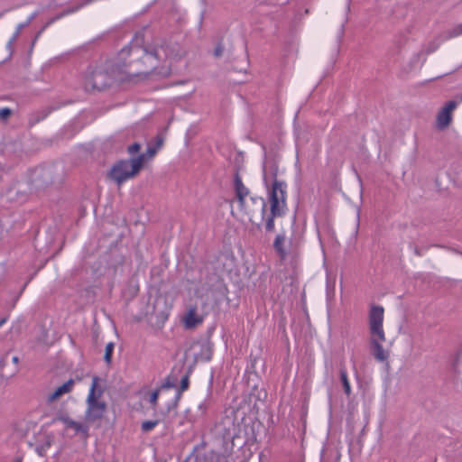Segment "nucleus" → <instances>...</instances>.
<instances>
[{
	"label": "nucleus",
	"instance_id": "obj_1",
	"mask_svg": "<svg viewBox=\"0 0 462 462\" xmlns=\"http://www.w3.org/2000/svg\"><path fill=\"white\" fill-rule=\"evenodd\" d=\"M172 55L173 51L168 44L143 48L131 42L115 59L89 66L84 76L83 88L86 92L103 91L111 86L116 76L148 74L156 70L160 63L166 62Z\"/></svg>",
	"mask_w": 462,
	"mask_h": 462
},
{
	"label": "nucleus",
	"instance_id": "obj_2",
	"mask_svg": "<svg viewBox=\"0 0 462 462\" xmlns=\"http://www.w3.org/2000/svg\"><path fill=\"white\" fill-rule=\"evenodd\" d=\"M270 212L267 213V203L261 197H252L253 202H261V223L256 225L257 229L264 227L266 233H273L275 229L274 218L282 217L287 211V185L286 183L275 182L268 191Z\"/></svg>",
	"mask_w": 462,
	"mask_h": 462
},
{
	"label": "nucleus",
	"instance_id": "obj_3",
	"mask_svg": "<svg viewBox=\"0 0 462 462\" xmlns=\"http://www.w3.org/2000/svg\"><path fill=\"white\" fill-rule=\"evenodd\" d=\"M384 310L380 305H373L368 313V324L370 332V347L374 357L380 362L386 361L389 354L382 346L385 341V334L383 327Z\"/></svg>",
	"mask_w": 462,
	"mask_h": 462
},
{
	"label": "nucleus",
	"instance_id": "obj_4",
	"mask_svg": "<svg viewBox=\"0 0 462 462\" xmlns=\"http://www.w3.org/2000/svg\"><path fill=\"white\" fill-rule=\"evenodd\" d=\"M145 162V154H139L130 160H119L107 173L109 180L121 186L127 180L134 178L139 173Z\"/></svg>",
	"mask_w": 462,
	"mask_h": 462
},
{
	"label": "nucleus",
	"instance_id": "obj_5",
	"mask_svg": "<svg viewBox=\"0 0 462 462\" xmlns=\"http://www.w3.org/2000/svg\"><path fill=\"white\" fill-rule=\"evenodd\" d=\"M99 380L100 379L98 376H93L92 383L87 398V417L91 421H96L97 420L102 419L106 410V402L98 401V398L103 393V389L97 388Z\"/></svg>",
	"mask_w": 462,
	"mask_h": 462
},
{
	"label": "nucleus",
	"instance_id": "obj_6",
	"mask_svg": "<svg viewBox=\"0 0 462 462\" xmlns=\"http://www.w3.org/2000/svg\"><path fill=\"white\" fill-rule=\"evenodd\" d=\"M278 164L275 161L264 162L263 164V181L267 189V192L275 182L285 183L282 180H277Z\"/></svg>",
	"mask_w": 462,
	"mask_h": 462
},
{
	"label": "nucleus",
	"instance_id": "obj_7",
	"mask_svg": "<svg viewBox=\"0 0 462 462\" xmlns=\"http://www.w3.org/2000/svg\"><path fill=\"white\" fill-rule=\"evenodd\" d=\"M457 103L454 100L448 101L437 115V127L439 130L447 128L452 121V111L457 107Z\"/></svg>",
	"mask_w": 462,
	"mask_h": 462
},
{
	"label": "nucleus",
	"instance_id": "obj_8",
	"mask_svg": "<svg viewBox=\"0 0 462 462\" xmlns=\"http://www.w3.org/2000/svg\"><path fill=\"white\" fill-rule=\"evenodd\" d=\"M234 190L240 208L244 209L245 198L249 194V189L244 185L238 171H236L234 175Z\"/></svg>",
	"mask_w": 462,
	"mask_h": 462
},
{
	"label": "nucleus",
	"instance_id": "obj_9",
	"mask_svg": "<svg viewBox=\"0 0 462 462\" xmlns=\"http://www.w3.org/2000/svg\"><path fill=\"white\" fill-rule=\"evenodd\" d=\"M285 243H286V235L285 232H280L275 236L273 247L274 249V252L276 253L277 256L280 258L281 261H284L287 259L289 251L285 248Z\"/></svg>",
	"mask_w": 462,
	"mask_h": 462
},
{
	"label": "nucleus",
	"instance_id": "obj_10",
	"mask_svg": "<svg viewBox=\"0 0 462 462\" xmlns=\"http://www.w3.org/2000/svg\"><path fill=\"white\" fill-rule=\"evenodd\" d=\"M236 437V428L233 421H228V426L223 429V442L226 452L232 450L234 447V439Z\"/></svg>",
	"mask_w": 462,
	"mask_h": 462
},
{
	"label": "nucleus",
	"instance_id": "obj_11",
	"mask_svg": "<svg viewBox=\"0 0 462 462\" xmlns=\"http://www.w3.org/2000/svg\"><path fill=\"white\" fill-rule=\"evenodd\" d=\"M58 420L63 422L67 428L73 429L77 433H81L86 438L88 436V426L70 419L68 415H60Z\"/></svg>",
	"mask_w": 462,
	"mask_h": 462
},
{
	"label": "nucleus",
	"instance_id": "obj_12",
	"mask_svg": "<svg viewBox=\"0 0 462 462\" xmlns=\"http://www.w3.org/2000/svg\"><path fill=\"white\" fill-rule=\"evenodd\" d=\"M195 462H231L227 454H219L213 450L208 451L201 457H198Z\"/></svg>",
	"mask_w": 462,
	"mask_h": 462
},
{
	"label": "nucleus",
	"instance_id": "obj_13",
	"mask_svg": "<svg viewBox=\"0 0 462 462\" xmlns=\"http://www.w3.org/2000/svg\"><path fill=\"white\" fill-rule=\"evenodd\" d=\"M74 383L75 381L73 379H69L60 386L57 387L56 390L49 396V401L53 402L63 394L70 393L73 389Z\"/></svg>",
	"mask_w": 462,
	"mask_h": 462
},
{
	"label": "nucleus",
	"instance_id": "obj_14",
	"mask_svg": "<svg viewBox=\"0 0 462 462\" xmlns=\"http://www.w3.org/2000/svg\"><path fill=\"white\" fill-rule=\"evenodd\" d=\"M166 300L163 298H158L155 300L153 304V311L152 314L156 317L159 322L164 323L169 317V310L165 308L164 310H159L161 304L165 305Z\"/></svg>",
	"mask_w": 462,
	"mask_h": 462
},
{
	"label": "nucleus",
	"instance_id": "obj_15",
	"mask_svg": "<svg viewBox=\"0 0 462 462\" xmlns=\"http://www.w3.org/2000/svg\"><path fill=\"white\" fill-rule=\"evenodd\" d=\"M339 376L344 389V393L347 397H349L351 395L352 390L348 380L346 369L343 365H341L340 366Z\"/></svg>",
	"mask_w": 462,
	"mask_h": 462
},
{
	"label": "nucleus",
	"instance_id": "obj_16",
	"mask_svg": "<svg viewBox=\"0 0 462 462\" xmlns=\"http://www.w3.org/2000/svg\"><path fill=\"white\" fill-rule=\"evenodd\" d=\"M202 322V319L200 318H198L196 315V312L194 310H190L185 319V325L187 328H193L197 324H199Z\"/></svg>",
	"mask_w": 462,
	"mask_h": 462
},
{
	"label": "nucleus",
	"instance_id": "obj_17",
	"mask_svg": "<svg viewBox=\"0 0 462 462\" xmlns=\"http://www.w3.org/2000/svg\"><path fill=\"white\" fill-rule=\"evenodd\" d=\"M48 115H49V112L46 110H42V111H37V112L32 113L29 118V125L31 126L36 125L40 121L46 118Z\"/></svg>",
	"mask_w": 462,
	"mask_h": 462
},
{
	"label": "nucleus",
	"instance_id": "obj_18",
	"mask_svg": "<svg viewBox=\"0 0 462 462\" xmlns=\"http://www.w3.org/2000/svg\"><path fill=\"white\" fill-rule=\"evenodd\" d=\"M189 373H187L185 375L182 376V378L180 380L179 393L176 397L177 401L180 399L181 393L186 391L189 388Z\"/></svg>",
	"mask_w": 462,
	"mask_h": 462
},
{
	"label": "nucleus",
	"instance_id": "obj_19",
	"mask_svg": "<svg viewBox=\"0 0 462 462\" xmlns=\"http://www.w3.org/2000/svg\"><path fill=\"white\" fill-rule=\"evenodd\" d=\"M159 424V420H145L143 422H142L141 424V430L143 432V433H147V432H150L151 430H152L157 425Z\"/></svg>",
	"mask_w": 462,
	"mask_h": 462
},
{
	"label": "nucleus",
	"instance_id": "obj_20",
	"mask_svg": "<svg viewBox=\"0 0 462 462\" xmlns=\"http://www.w3.org/2000/svg\"><path fill=\"white\" fill-rule=\"evenodd\" d=\"M115 348V344L113 342H109L106 346L104 360L107 365H110L112 362V355Z\"/></svg>",
	"mask_w": 462,
	"mask_h": 462
},
{
	"label": "nucleus",
	"instance_id": "obj_21",
	"mask_svg": "<svg viewBox=\"0 0 462 462\" xmlns=\"http://www.w3.org/2000/svg\"><path fill=\"white\" fill-rule=\"evenodd\" d=\"M462 35V23L457 24L448 32V37L454 38Z\"/></svg>",
	"mask_w": 462,
	"mask_h": 462
},
{
	"label": "nucleus",
	"instance_id": "obj_22",
	"mask_svg": "<svg viewBox=\"0 0 462 462\" xmlns=\"http://www.w3.org/2000/svg\"><path fill=\"white\" fill-rule=\"evenodd\" d=\"M159 393H160V389H156L150 395L149 402H150V403H151V405H152V407L153 409L157 405V401H158Z\"/></svg>",
	"mask_w": 462,
	"mask_h": 462
},
{
	"label": "nucleus",
	"instance_id": "obj_23",
	"mask_svg": "<svg viewBox=\"0 0 462 462\" xmlns=\"http://www.w3.org/2000/svg\"><path fill=\"white\" fill-rule=\"evenodd\" d=\"M37 16V13H33L28 18L27 20L23 23H20L17 28H18V32H21L23 28H25L26 26H28L33 20L34 18Z\"/></svg>",
	"mask_w": 462,
	"mask_h": 462
},
{
	"label": "nucleus",
	"instance_id": "obj_24",
	"mask_svg": "<svg viewBox=\"0 0 462 462\" xmlns=\"http://www.w3.org/2000/svg\"><path fill=\"white\" fill-rule=\"evenodd\" d=\"M12 115V110L8 107H4L0 109V120L5 121Z\"/></svg>",
	"mask_w": 462,
	"mask_h": 462
},
{
	"label": "nucleus",
	"instance_id": "obj_25",
	"mask_svg": "<svg viewBox=\"0 0 462 462\" xmlns=\"http://www.w3.org/2000/svg\"><path fill=\"white\" fill-rule=\"evenodd\" d=\"M158 150L153 145H148L145 154V161L149 158L153 157L157 153Z\"/></svg>",
	"mask_w": 462,
	"mask_h": 462
},
{
	"label": "nucleus",
	"instance_id": "obj_26",
	"mask_svg": "<svg viewBox=\"0 0 462 462\" xmlns=\"http://www.w3.org/2000/svg\"><path fill=\"white\" fill-rule=\"evenodd\" d=\"M223 52H224V46H223V43L221 42H219L216 45L213 54L216 58H219L223 55Z\"/></svg>",
	"mask_w": 462,
	"mask_h": 462
},
{
	"label": "nucleus",
	"instance_id": "obj_27",
	"mask_svg": "<svg viewBox=\"0 0 462 462\" xmlns=\"http://www.w3.org/2000/svg\"><path fill=\"white\" fill-rule=\"evenodd\" d=\"M141 149V144L139 143H134L131 145L127 147V152L130 154H134L135 152H138Z\"/></svg>",
	"mask_w": 462,
	"mask_h": 462
},
{
	"label": "nucleus",
	"instance_id": "obj_28",
	"mask_svg": "<svg viewBox=\"0 0 462 462\" xmlns=\"http://www.w3.org/2000/svg\"><path fill=\"white\" fill-rule=\"evenodd\" d=\"M8 355H9V352H6L1 358H0V370H3L4 367L7 365L8 363Z\"/></svg>",
	"mask_w": 462,
	"mask_h": 462
},
{
	"label": "nucleus",
	"instance_id": "obj_29",
	"mask_svg": "<svg viewBox=\"0 0 462 462\" xmlns=\"http://www.w3.org/2000/svg\"><path fill=\"white\" fill-rule=\"evenodd\" d=\"M164 139L162 135H157L155 137V144L153 145L157 150H159L163 144Z\"/></svg>",
	"mask_w": 462,
	"mask_h": 462
},
{
	"label": "nucleus",
	"instance_id": "obj_30",
	"mask_svg": "<svg viewBox=\"0 0 462 462\" xmlns=\"http://www.w3.org/2000/svg\"><path fill=\"white\" fill-rule=\"evenodd\" d=\"M173 387H175V383H174V382H171L169 377L162 384V388H163V389H169V388H173Z\"/></svg>",
	"mask_w": 462,
	"mask_h": 462
},
{
	"label": "nucleus",
	"instance_id": "obj_31",
	"mask_svg": "<svg viewBox=\"0 0 462 462\" xmlns=\"http://www.w3.org/2000/svg\"><path fill=\"white\" fill-rule=\"evenodd\" d=\"M21 32H18V28H16V31L14 32V35L12 36V38L9 40L8 43H7V46L8 47H11L13 45V43L16 41V39L18 38L19 34H20Z\"/></svg>",
	"mask_w": 462,
	"mask_h": 462
},
{
	"label": "nucleus",
	"instance_id": "obj_32",
	"mask_svg": "<svg viewBox=\"0 0 462 462\" xmlns=\"http://www.w3.org/2000/svg\"><path fill=\"white\" fill-rule=\"evenodd\" d=\"M414 254L418 256H420L421 255V251L420 248H418L417 246L414 247Z\"/></svg>",
	"mask_w": 462,
	"mask_h": 462
},
{
	"label": "nucleus",
	"instance_id": "obj_33",
	"mask_svg": "<svg viewBox=\"0 0 462 462\" xmlns=\"http://www.w3.org/2000/svg\"><path fill=\"white\" fill-rule=\"evenodd\" d=\"M12 362H13L14 365H18V363H19V357H18L17 356H13V358H12Z\"/></svg>",
	"mask_w": 462,
	"mask_h": 462
},
{
	"label": "nucleus",
	"instance_id": "obj_34",
	"mask_svg": "<svg viewBox=\"0 0 462 462\" xmlns=\"http://www.w3.org/2000/svg\"><path fill=\"white\" fill-rule=\"evenodd\" d=\"M6 320H7V317H4V318H2V319H0V327H1L3 324H5V323L6 322Z\"/></svg>",
	"mask_w": 462,
	"mask_h": 462
},
{
	"label": "nucleus",
	"instance_id": "obj_35",
	"mask_svg": "<svg viewBox=\"0 0 462 462\" xmlns=\"http://www.w3.org/2000/svg\"><path fill=\"white\" fill-rule=\"evenodd\" d=\"M199 408L200 410H205V409H206V406H205V404H204V403H201V404H199Z\"/></svg>",
	"mask_w": 462,
	"mask_h": 462
},
{
	"label": "nucleus",
	"instance_id": "obj_36",
	"mask_svg": "<svg viewBox=\"0 0 462 462\" xmlns=\"http://www.w3.org/2000/svg\"><path fill=\"white\" fill-rule=\"evenodd\" d=\"M14 462H23V458L22 457H17Z\"/></svg>",
	"mask_w": 462,
	"mask_h": 462
},
{
	"label": "nucleus",
	"instance_id": "obj_37",
	"mask_svg": "<svg viewBox=\"0 0 462 462\" xmlns=\"http://www.w3.org/2000/svg\"><path fill=\"white\" fill-rule=\"evenodd\" d=\"M17 372H18V369L16 368V369L12 373V374H11V375L15 374Z\"/></svg>",
	"mask_w": 462,
	"mask_h": 462
}]
</instances>
